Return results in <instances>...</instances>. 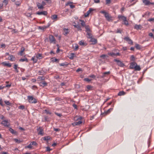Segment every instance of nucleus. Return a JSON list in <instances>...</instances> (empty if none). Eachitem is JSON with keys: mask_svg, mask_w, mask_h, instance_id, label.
I'll list each match as a JSON object with an SVG mask.
<instances>
[{"mask_svg": "<svg viewBox=\"0 0 154 154\" xmlns=\"http://www.w3.org/2000/svg\"><path fill=\"white\" fill-rule=\"evenodd\" d=\"M49 26H39L38 27V29L41 30H44V29H46V28L48 27Z\"/></svg>", "mask_w": 154, "mask_h": 154, "instance_id": "nucleus-22", "label": "nucleus"}, {"mask_svg": "<svg viewBox=\"0 0 154 154\" xmlns=\"http://www.w3.org/2000/svg\"><path fill=\"white\" fill-rule=\"evenodd\" d=\"M8 59L11 61H14L15 57L12 55H9V57L8 58Z\"/></svg>", "mask_w": 154, "mask_h": 154, "instance_id": "nucleus-20", "label": "nucleus"}, {"mask_svg": "<svg viewBox=\"0 0 154 154\" xmlns=\"http://www.w3.org/2000/svg\"><path fill=\"white\" fill-rule=\"evenodd\" d=\"M90 13L89 11H87V12L85 14H84L85 17H88Z\"/></svg>", "mask_w": 154, "mask_h": 154, "instance_id": "nucleus-48", "label": "nucleus"}, {"mask_svg": "<svg viewBox=\"0 0 154 154\" xmlns=\"http://www.w3.org/2000/svg\"><path fill=\"white\" fill-rule=\"evenodd\" d=\"M17 64H14V68L15 69V71H16L17 72H19L18 70L17 69Z\"/></svg>", "mask_w": 154, "mask_h": 154, "instance_id": "nucleus-35", "label": "nucleus"}, {"mask_svg": "<svg viewBox=\"0 0 154 154\" xmlns=\"http://www.w3.org/2000/svg\"><path fill=\"white\" fill-rule=\"evenodd\" d=\"M20 61H22L24 62V61H26V62H28V60L26 58H24L23 59H20L19 60Z\"/></svg>", "mask_w": 154, "mask_h": 154, "instance_id": "nucleus-31", "label": "nucleus"}, {"mask_svg": "<svg viewBox=\"0 0 154 154\" xmlns=\"http://www.w3.org/2000/svg\"><path fill=\"white\" fill-rule=\"evenodd\" d=\"M63 34L65 35H66L69 33V29H66L65 28H63Z\"/></svg>", "mask_w": 154, "mask_h": 154, "instance_id": "nucleus-19", "label": "nucleus"}, {"mask_svg": "<svg viewBox=\"0 0 154 154\" xmlns=\"http://www.w3.org/2000/svg\"><path fill=\"white\" fill-rule=\"evenodd\" d=\"M74 54L73 53H71L70 54V57H69V58L70 59H73V57H74Z\"/></svg>", "mask_w": 154, "mask_h": 154, "instance_id": "nucleus-53", "label": "nucleus"}, {"mask_svg": "<svg viewBox=\"0 0 154 154\" xmlns=\"http://www.w3.org/2000/svg\"><path fill=\"white\" fill-rule=\"evenodd\" d=\"M74 50L75 51L77 50L79 48V46L77 44H75L74 46H73Z\"/></svg>", "mask_w": 154, "mask_h": 154, "instance_id": "nucleus-34", "label": "nucleus"}, {"mask_svg": "<svg viewBox=\"0 0 154 154\" xmlns=\"http://www.w3.org/2000/svg\"><path fill=\"white\" fill-rule=\"evenodd\" d=\"M8 0H4L3 3H4L5 5H6L8 3Z\"/></svg>", "mask_w": 154, "mask_h": 154, "instance_id": "nucleus-45", "label": "nucleus"}, {"mask_svg": "<svg viewBox=\"0 0 154 154\" xmlns=\"http://www.w3.org/2000/svg\"><path fill=\"white\" fill-rule=\"evenodd\" d=\"M27 99L29 103H37V100L34 97L31 96L27 97Z\"/></svg>", "mask_w": 154, "mask_h": 154, "instance_id": "nucleus-1", "label": "nucleus"}, {"mask_svg": "<svg viewBox=\"0 0 154 154\" xmlns=\"http://www.w3.org/2000/svg\"><path fill=\"white\" fill-rule=\"evenodd\" d=\"M36 14L41 15H46L47 14V12L45 11H44L42 12H38L36 13Z\"/></svg>", "mask_w": 154, "mask_h": 154, "instance_id": "nucleus-13", "label": "nucleus"}, {"mask_svg": "<svg viewBox=\"0 0 154 154\" xmlns=\"http://www.w3.org/2000/svg\"><path fill=\"white\" fill-rule=\"evenodd\" d=\"M55 113L57 115V116H58L60 117H61L62 116V114L60 113H56V112Z\"/></svg>", "mask_w": 154, "mask_h": 154, "instance_id": "nucleus-62", "label": "nucleus"}, {"mask_svg": "<svg viewBox=\"0 0 154 154\" xmlns=\"http://www.w3.org/2000/svg\"><path fill=\"white\" fill-rule=\"evenodd\" d=\"M123 22V23H122V24H123L126 26H127L128 25V21L126 20V19L125 20H124Z\"/></svg>", "mask_w": 154, "mask_h": 154, "instance_id": "nucleus-42", "label": "nucleus"}, {"mask_svg": "<svg viewBox=\"0 0 154 154\" xmlns=\"http://www.w3.org/2000/svg\"><path fill=\"white\" fill-rule=\"evenodd\" d=\"M1 154H8V153L6 152H1Z\"/></svg>", "mask_w": 154, "mask_h": 154, "instance_id": "nucleus-64", "label": "nucleus"}, {"mask_svg": "<svg viewBox=\"0 0 154 154\" xmlns=\"http://www.w3.org/2000/svg\"><path fill=\"white\" fill-rule=\"evenodd\" d=\"M142 28V27L140 25L135 24L134 26V28L137 30L141 29Z\"/></svg>", "mask_w": 154, "mask_h": 154, "instance_id": "nucleus-14", "label": "nucleus"}, {"mask_svg": "<svg viewBox=\"0 0 154 154\" xmlns=\"http://www.w3.org/2000/svg\"><path fill=\"white\" fill-rule=\"evenodd\" d=\"M114 61L117 63V64L121 67H123L125 65L124 64L119 60L115 59Z\"/></svg>", "mask_w": 154, "mask_h": 154, "instance_id": "nucleus-4", "label": "nucleus"}, {"mask_svg": "<svg viewBox=\"0 0 154 154\" xmlns=\"http://www.w3.org/2000/svg\"><path fill=\"white\" fill-rule=\"evenodd\" d=\"M25 106L23 105H21L19 106L18 108L19 109H21L22 110H23L25 109Z\"/></svg>", "mask_w": 154, "mask_h": 154, "instance_id": "nucleus-47", "label": "nucleus"}, {"mask_svg": "<svg viewBox=\"0 0 154 154\" xmlns=\"http://www.w3.org/2000/svg\"><path fill=\"white\" fill-rule=\"evenodd\" d=\"M136 65H137V63L135 62H131L130 64V66H129L130 68L132 69H134Z\"/></svg>", "mask_w": 154, "mask_h": 154, "instance_id": "nucleus-10", "label": "nucleus"}, {"mask_svg": "<svg viewBox=\"0 0 154 154\" xmlns=\"http://www.w3.org/2000/svg\"><path fill=\"white\" fill-rule=\"evenodd\" d=\"M67 65V64H65V63H63L60 64V65L61 66H63L66 65Z\"/></svg>", "mask_w": 154, "mask_h": 154, "instance_id": "nucleus-60", "label": "nucleus"}, {"mask_svg": "<svg viewBox=\"0 0 154 154\" xmlns=\"http://www.w3.org/2000/svg\"><path fill=\"white\" fill-rule=\"evenodd\" d=\"M36 58H37V59L38 58L39 59H40L42 58V55L41 54H38L36 56Z\"/></svg>", "mask_w": 154, "mask_h": 154, "instance_id": "nucleus-29", "label": "nucleus"}, {"mask_svg": "<svg viewBox=\"0 0 154 154\" xmlns=\"http://www.w3.org/2000/svg\"><path fill=\"white\" fill-rule=\"evenodd\" d=\"M135 47L137 49H140L141 48L140 46L138 44H136Z\"/></svg>", "mask_w": 154, "mask_h": 154, "instance_id": "nucleus-41", "label": "nucleus"}, {"mask_svg": "<svg viewBox=\"0 0 154 154\" xmlns=\"http://www.w3.org/2000/svg\"><path fill=\"white\" fill-rule=\"evenodd\" d=\"M108 54L109 55H110L111 56L113 57L114 56H115L116 54L115 53H108Z\"/></svg>", "mask_w": 154, "mask_h": 154, "instance_id": "nucleus-46", "label": "nucleus"}, {"mask_svg": "<svg viewBox=\"0 0 154 154\" xmlns=\"http://www.w3.org/2000/svg\"><path fill=\"white\" fill-rule=\"evenodd\" d=\"M5 103L7 105L10 106L11 105V103L8 101H4Z\"/></svg>", "mask_w": 154, "mask_h": 154, "instance_id": "nucleus-43", "label": "nucleus"}, {"mask_svg": "<svg viewBox=\"0 0 154 154\" xmlns=\"http://www.w3.org/2000/svg\"><path fill=\"white\" fill-rule=\"evenodd\" d=\"M79 44L80 45H85V43L83 41H80L79 42Z\"/></svg>", "mask_w": 154, "mask_h": 154, "instance_id": "nucleus-49", "label": "nucleus"}, {"mask_svg": "<svg viewBox=\"0 0 154 154\" xmlns=\"http://www.w3.org/2000/svg\"><path fill=\"white\" fill-rule=\"evenodd\" d=\"M84 80L85 81L90 82L91 81V80L88 78H85L84 79Z\"/></svg>", "mask_w": 154, "mask_h": 154, "instance_id": "nucleus-56", "label": "nucleus"}, {"mask_svg": "<svg viewBox=\"0 0 154 154\" xmlns=\"http://www.w3.org/2000/svg\"><path fill=\"white\" fill-rule=\"evenodd\" d=\"M100 13L104 14L106 18L108 21H109L111 20L112 17L109 16L107 12L103 11H100Z\"/></svg>", "mask_w": 154, "mask_h": 154, "instance_id": "nucleus-2", "label": "nucleus"}, {"mask_svg": "<svg viewBox=\"0 0 154 154\" xmlns=\"http://www.w3.org/2000/svg\"><path fill=\"white\" fill-rule=\"evenodd\" d=\"M14 140L15 142L18 143H20L22 142L21 141H20V140H19L17 139H14Z\"/></svg>", "mask_w": 154, "mask_h": 154, "instance_id": "nucleus-38", "label": "nucleus"}, {"mask_svg": "<svg viewBox=\"0 0 154 154\" xmlns=\"http://www.w3.org/2000/svg\"><path fill=\"white\" fill-rule=\"evenodd\" d=\"M135 70L136 71H140L141 69V68L139 66H138L137 64L135 68H134Z\"/></svg>", "mask_w": 154, "mask_h": 154, "instance_id": "nucleus-23", "label": "nucleus"}, {"mask_svg": "<svg viewBox=\"0 0 154 154\" xmlns=\"http://www.w3.org/2000/svg\"><path fill=\"white\" fill-rule=\"evenodd\" d=\"M124 39L127 41L128 42V44L131 45H132L133 44V41L129 37H125L124 38Z\"/></svg>", "mask_w": 154, "mask_h": 154, "instance_id": "nucleus-9", "label": "nucleus"}, {"mask_svg": "<svg viewBox=\"0 0 154 154\" xmlns=\"http://www.w3.org/2000/svg\"><path fill=\"white\" fill-rule=\"evenodd\" d=\"M44 112L45 113H46L47 114H51V113L49 110L47 109H45L44 110Z\"/></svg>", "mask_w": 154, "mask_h": 154, "instance_id": "nucleus-44", "label": "nucleus"}, {"mask_svg": "<svg viewBox=\"0 0 154 154\" xmlns=\"http://www.w3.org/2000/svg\"><path fill=\"white\" fill-rule=\"evenodd\" d=\"M40 85L41 86L44 87L47 86V83L45 82H41L40 83Z\"/></svg>", "mask_w": 154, "mask_h": 154, "instance_id": "nucleus-21", "label": "nucleus"}, {"mask_svg": "<svg viewBox=\"0 0 154 154\" xmlns=\"http://www.w3.org/2000/svg\"><path fill=\"white\" fill-rule=\"evenodd\" d=\"M113 109L112 108H110L106 111L105 112H104L101 113V114L103 116H105L107 114L109 113L112 111V110Z\"/></svg>", "mask_w": 154, "mask_h": 154, "instance_id": "nucleus-8", "label": "nucleus"}, {"mask_svg": "<svg viewBox=\"0 0 154 154\" xmlns=\"http://www.w3.org/2000/svg\"><path fill=\"white\" fill-rule=\"evenodd\" d=\"M31 60H33V63H36L38 60L37 58H36V57H32L31 59Z\"/></svg>", "mask_w": 154, "mask_h": 154, "instance_id": "nucleus-25", "label": "nucleus"}, {"mask_svg": "<svg viewBox=\"0 0 154 154\" xmlns=\"http://www.w3.org/2000/svg\"><path fill=\"white\" fill-rule=\"evenodd\" d=\"M75 28L78 29L79 30H80V31L82 30V29H81V27L80 26V25L79 24H76V26Z\"/></svg>", "mask_w": 154, "mask_h": 154, "instance_id": "nucleus-37", "label": "nucleus"}, {"mask_svg": "<svg viewBox=\"0 0 154 154\" xmlns=\"http://www.w3.org/2000/svg\"><path fill=\"white\" fill-rule=\"evenodd\" d=\"M82 123V122L81 121H78V122H76L72 123V125L73 126H75L79 125Z\"/></svg>", "mask_w": 154, "mask_h": 154, "instance_id": "nucleus-15", "label": "nucleus"}, {"mask_svg": "<svg viewBox=\"0 0 154 154\" xmlns=\"http://www.w3.org/2000/svg\"><path fill=\"white\" fill-rule=\"evenodd\" d=\"M74 118L75 120H76V121H78L79 119H80H80H81V117H75Z\"/></svg>", "mask_w": 154, "mask_h": 154, "instance_id": "nucleus-52", "label": "nucleus"}, {"mask_svg": "<svg viewBox=\"0 0 154 154\" xmlns=\"http://www.w3.org/2000/svg\"><path fill=\"white\" fill-rule=\"evenodd\" d=\"M130 60L131 61H134L135 60V58L133 55H132L131 56Z\"/></svg>", "mask_w": 154, "mask_h": 154, "instance_id": "nucleus-40", "label": "nucleus"}, {"mask_svg": "<svg viewBox=\"0 0 154 154\" xmlns=\"http://www.w3.org/2000/svg\"><path fill=\"white\" fill-rule=\"evenodd\" d=\"M90 39H91L90 41L92 42L91 44L94 45L97 43V41L96 39L93 38H91Z\"/></svg>", "mask_w": 154, "mask_h": 154, "instance_id": "nucleus-12", "label": "nucleus"}, {"mask_svg": "<svg viewBox=\"0 0 154 154\" xmlns=\"http://www.w3.org/2000/svg\"><path fill=\"white\" fill-rule=\"evenodd\" d=\"M49 39L51 43H55L56 40L53 35H50L49 36Z\"/></svg>", "mask_w": 154, "mask_h": 154, "instance_id": "nucleus-5", "label": "nucleus"}, {"mask_svg": "<svg viewBox=\"0 0 154 154\" xmlns=\"http://www.w3.org/2000/svg\"><path fill=\"white\" fill-rule=\"evenodd\" d=\"M2 64L4 66H7L8 67H11V63H7L6 62H4L2 63Z\"/></svg>", "mask_w": 154, "mask_h": 154, "instance_id": "nucleus-17", "label": "nucleus"}, {"mask_svg": "<svg viewBox=\"0 0 154 154\" xmlns=\"http://www.w3.org/2000/svg\"><path fill=\"white\" fill-rule=\"evenodd\" d=\"M46 148V151H50L51 150V149L49 147H47Z\"/></svg>", "mask_w": 154, "mask_h": 154, "instance_id": "nucleus-61", "label": "nucleus"}, {"mask_svg": "<svg viewBox=\"0 0 154 154\" xmlns=\"http://www.w3.org/2000/svg\"><path fill=\"white\" fill-rule=\"evenodd\" d=\"M87 88L88 89L90 90L92 88V86L90 85H88L87 86Z\"/></svg>", "mask_w": 154, "mask_h": 154, "instance_id": "nucleus-55", "label": "nucleus"}, {"mask_svg": "<svg viewBox=\"0 0 154 154\" xmlns=\"http://www.w3.org/2000/svg\"><path fill=\"white\" fill-rule=\"evenodd\" d=\"M85 29H86L85 31L87 33L91 32V30L90 29L89 27V26H85Z\"/></svg>", "mask_w": 154, "mask_h": 154, "instance_id": "nucleus-24", "label": "nucleus"}, {"mask_svg": "<svg viewBox=\"0 0 154 154\" xmlns=\"http://www.w3.org/2000/svg\"><path fill=\"white\" fill-rule=\"evenodd\" d=\"M110 73V72L109 71L104 72L103 73L102 75L101 76L102 78L104 77L106 75L109 74Z\"/></svg>", "mask_w": 154, "mask_h": 154, "instance_id": "nucleus-26", "label": "nucleus"}, {"mask_svg": "<svg viewBox=\"0 0 154 154\" xmlns=\"http://www.w3.org/2000/svg\"><path fill=\"white\" fill-rule=\"evenodd\" d=\"M15 5L17 6H19L21 4V3L20 1H17L15 2Z\"/></svg>", "mask_w": 154, "mask_h": 154, "instance_id": "nucleus-39", "label": "nucleus"}, {"mask_svg": "<svg viewBox=\"0 0 154 154\" xmlns=\"http://www.w3.org/2000/svg\"><path fill=\"white\" fill-rule=\"evenodd\" d=\"M57 15H53L51 17V18L53 20H55L57 19Z\"/></svg>", "mask_w": 154, "mask_h": 154, "instance_id": "nucleus-33", "label": "nucleus"}, {"mask_svg": "<svg viewBox=\"0 0 154 154\" xmlns=\"http://www.w3.org/2000/svg\"><path fill=\"white\" fill-rule=\"evenodd\" d=\"M37 145V144L35 142L33 141L32 142H31L29 145L26 146L25 147V148H28L31 149L32 147V146H36Z\"/></svg>", "mask_w": 154, "mask_h": 154, "instance_id": "nucleus-3", "label": "nucleus"}, {"mask_svg": "<svg viewBox=\"0 0 154 154\" xmlns=\"http://www.w3.org/2000/svg\"><path fill=\"white\" fill-rule=\"evenodd\" d=\"M79 21H80L81 22V25L83 27H84V26L85 27V26H86L85 25V21L84 20H80Z\"/></svg>", "mask_w": 154, "mask_h": 154, "instance_id": "nucleus-32", "label": "nucleus"}, {"mask_svg": "<svg viewBox=\"0 0 154 154\" xmlns=\"http://www.w3.org/2000/svg\"><path fill=\"white\" fill-rule=\"evenodd\" d=\"M9 130L12 134V133L14 131V130L11 128H10Z\"/></svg>", "mask_w": 154, "mask_h": 154, "instance_id": "nucleus-59", "label": "nucleus"}, {"mask_svg": "<svg viewBox=\"0 0 154 154\" xmlns=\"http://www.w3.org/2000/svg\"><path fill=\"white\" fill-rule=\"evenodd\" d=\"M149 35L152 38H154L153 34L151 32H150L149 33Z\"/></svg>", "mask_w": 154, "mask_h": 154, "instance_id": "nucleus-58", "label": "nucleus"}, {"mask_svg": "<svg viewBox=\"0 0 154 154\" xmlns=\"http://www.w3.org/2000/svg\"><path fill=\"white\" fill-rule=\"evenodd\" d=\"M87 37L88 38H92V35L89 32H88L87 33Z\"/></svg>", "mask_w": 154, "mask_h": 154, "instance_id": "nucleus-28", "label": "nucleus"}, {"mask_svg": "<svg viewBox=\"0 0 154 154\" xmlns=\"http://www.w3.org/2000/svg\"><path fill=\"white\" fill-rule=\"evenodd\" d=\"M134 2L133 5H134V4H135L136 3V2H137V0H130L129 1V2H130V3H131L132 2Z\"/></svg>", "mask_w": 154, "mask_h": 154, "instance_id": "nucleus-50", "label": "nucleus"}, {"mask_svg": "<svg viewBox=\"0 0 154 154\" xmlns=\"http://www.w3.org/2000/svg\"><path fill=\"white\" fill-rule=\"evenodd\" d=\"M125 93L123 91H120L118 94V96H121L125 95Z\"/></svg>", "mask_w": 154, "mask_h": 154, "instance_id": "nucleus-27", "label": "nucleus"}, {"mask_svg": "<svg viewBox=\"0 0 154 154\" xmlns=\"http://www.w3.org/2000/svg\"><path fill=\"white\" fill-rule=\"evenodd\" d=\"M1 124L5 126L8 127L10 126V123L8 122V120H3V121Z\"/></svg>", "mask_w": 154, "mask_h": 154, "instance_id": "nucleus-6", "label": "nucleus"}, {"mask_svg": "<svg viewBox=\"0 0 154 154\" xmlns=\"http://www.w3.org/2000/svg\"><path fill=\"white\" fill-rule=\"evenodd\" d=\"M38 78L41 80H44L45 79V78L43 76H39Z\"/></svg>", "mask_w": 154, "mask_h": 154, "instance_id": "nucleus-51", "label": "nucleus"}, {"mask_svg": "<svg viewBox=\"0 0 154 154\" xmlns=\"http://www.w3.org/2000/svg\"><path fill=\"white\" fill-rule=\"evenodd\" d=\"M143 2L145 5H153V3L151 2L148 0H143Z\"/></svg>", "mask_w": 154, "mask_h": 154, "instance_id": "nucleus-7", "label": "nucleus"}, {"mask_svg": "<svg viewBox=\"0 0 154 154\" xmlns=\"http://www.w3.org/2000/svg\"><path fill=\"white\" fill-rule=\"evenodd\" d=\"M25 50V48L23 47H21V48L20 51L18 54H19L21 56H22L23 55V52Z\"/></svg>", "mask_w": 154, "mask_h": 154, "instance_id": "nucleus-16", "label": "nucleus"}, {"mask_svg": "<svg viewBox=\"0 0 154 154\" xmlns=\"http://www.w3.org/2000/svg\"><path fill=\"white\" fill-rule=\"evenodd\" d=\"M37 6L39 9H42L43 8V6L41 5L39 3H38Z\"/></svg>", "mask_w": 154, "mask_h": 154, "instance_id": "nucleus-30", "label": "nucleus"}, {"mask_svg": "<svg viewBox=\"0 0 154 154\" xmlns=\"http://www.w3.org/2000/svg\"><path fill=\"white\" fill-rule=\"evenodd\" d=\"M50 139V137L49 136H47L44 137L43 138V140H48Z\"/></svg>", "mask_w": 154, "mask_h": 154, "instance_id": "nucleus-36", "label": "nucleus"}, {"mask_svg": "<svg viewBox=\"0 0 154 154\" xmlns=\"http://www.w3.org/2000/svg\"><path fill=\"white\" fill-rule=\"evenodd\" d=\"M45 120L46 121H49V119L48 118V116H45Z\"/></svg>", "mask_w": 154, "mask_h": 154, "instance_id": "nucleus-54", "label": "nucleus"}, {"mask_svg": "<svg viewBox=\"0 0 154 154\" xmlns=\"http://www.w3.org/2000/svg\"><path fill=\"white\" fill-rule=\"evenodd\" d=\"M118 18L119 20H123V21L125 20L126 19V18L125 17L122 15L118 16Z\"/></svg>", "mask_w": 154, "mask_h": 154, "instance_id": "nucleus-18", "label": "nucleus"}, {"mask_svg": "<svg viewBox=\"0 0 154 154\" xmlns=\"http://www.w3.org/2000/svg\"><path fill=\"white\" fill-rule=\"evenodd\" d=\"M106 56V55L105 54H103L100 56V57L103 58H104Z\"/></svg>", "mask_w": 154, "mask_h": 154, "instance_id": "nucleus-63", "label": "nucleus"}, {"mask_svg": "<svg viewBox=\"0 0 154 154\" xmlns=\"http://www.w3.org/2000/svg\"><path fill=\"white\" fill-rule=\"evenodd\" d=\"M37 131L38 132V134H40L42 136L43 135V130L42 127H39V128L37 129Z\"/></svg>", "mask_w": 154, "mask_h": 154, "instance_id": "nucleus-11", "label": "nucleus"}, {"mask_svg": "<svg viewBox=\"0 0 154 154\" xmlns=\"http://www.w3.org/2000/svg\"><path fill=\"white\" fill-rule=\"evenodd\" d=\"M72 106H73V107L74 108V109H77V106L75 104H73L72 105Z\"/></svg>", "mask_w": 154, "mask_h": 154, "instance_id": "nucleus-57", "label": "nucleus"}]
</instances>
